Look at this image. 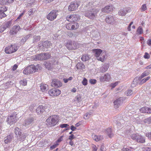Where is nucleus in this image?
Here are the masks:
<instances>
[{
	"label": "nucleus",
	"mask_w": 151,
	"mask_h": 151,
	"mask_svg": "<svg viewBox=\"0 0 151 151\" xmlns=\"http://www.w3.org/2000/svg\"><path fill=\"white\" fill-rule=\"evenodd\" d=\"M86 9H87L85 14V16L91 19H94L96 17L95 9L93 5L92 2L88 3L86 6Z\"/></svg>",
	"instance_id": "nucleus-1"
},
{
	"label": "nucleus",
	"mask_w": 151,
	"mask_h": 151,
	"mask_svg": "<svg viewBox=\"0 0 151 151\" xmlns=\"http://www.w3.org/2000/svg\"><path fill=\"white\" fill-rule=\"evenodd\" d=\"M59 121V117L56 115L50 116L46 120V124L49 127H53L56 125Z\"/></svg>",
	"instance_id": "nucleus-2"
},
{
	"label": "nucleus",
	"mask_w": 151,
	"mask_h": 151,
	"mask_svg": "<svg viewBox=\"0 0 151 151\" xmlns=\"http://www.w3.org/2000/svg\"><path fill=\"white\" fill-rule=\"evenodd\" d=\"M52 47V43L48 40L40 41L38 43L39 49L43 51H47L49 48H51Z\"/></svg>",
	"instance_id": "nucleus-3"
},
{
	"label": "nucleus",
	"mask_w": 151,
	"mask_h": 151,
	"mask_svg": "<svg viewBox=\"0 0 151 151\" xmlns=\"http://www.w3.org/2000/svg\"><path fill=\"white\" fill-rule=\"evenodd\" d=\"M38 70V67L37 66H35L34 65H31L27 67L23 70V73L26 75L32 73Z\"/></svg>",
	"instance_id": "nucleus-4"
},
{
	"label": "nucleus",
	"mask_w": 151,
	"mask_h": 151,
	"mask_svg": "<svg viewBox=\"0 0 151 151\" xmlns=\"http://www.w3.org/2000/svg\"><path fill=\"white\" fill-rule=\"evenodd\" d=\"M93 52L94 53V56L96 58L97 60L102 62L104 61V55L101 54L102 51L99 49H95L93 50Z\"/></svg>",
	"instance_id": "nucleus-5"
},
{
	"label": "nucleus",
	"mask_w": 151,
	"mask_h": 151,
	"mask_svg": "<svg viewBox=\"0 0 151 151\" xmlns=\"http://www.w3.org/2000/svg\"><path fill=\"white\" fill-rule=\"evenodd\" d=\"M18 49L17 45L14 44L6 47L5 51L7 54H11L16 52Z\"/></svg>",
	"instance_id": "nucleus-6"
},
{
	"label": "nucleus",
	"mask_w": 151,
	"mask_h": 151,
	"mask_svg": "<svg viewBox=\"0 0 151 151\" xmlns=\"http://www.w3.org/2000/svg\"><path fill=\"white\" fill-rule=\"evenodd\" d=\"M51 56L49 53H41L36 56L35 58V60H45L50 58Z\"/></svg>",
	"instance_id": "nucleus-7"
},
{
	"label": "nucleus",
	"mask_w": 151,
	"mask_h": 151,
	"mask_svg": "<svg viewBox=\"0 0 151 151\" xmlns=\"http://www.w3.org/2000/svg\"><path fill=\"white\" fill-rule=\"evenodd\" d=\"M59 11L57 10H53L51 11L47 16V18L50 21H53L55 19L58 15Z\"/></svg>",
	"instance_id": "nucleus-8"
},
{
	"label": "nucleus",
	"mask_w": 151,
	"mask_h": 151,
	"mask_svg": "<svg viewBox=\"0 0 151 151\" xmlns=\"http://www.w3.org/2000/svg\"><path fill=\"white\" fill-rule=\"evenodd\" d=\"M78 43L74 41L68 40L66 46L69 50H75L77 48Z\"/></svg>",
	"instance_id": "nucleus-9"
},
{
	"label": "nucleus",
	"mask_w": 151,
	"mask_h": 151,
	"mask_svg": "<svg viewBox=\"0 0 151 151\" xmlns=\"http://www.w3.org/2000/svg\"><path fill=\"white\" fill-rule=\"evenodd\" d=\"M106 22L112 25L116 24V22L114 16L111 15L107 16L105 19Z\"/></svg>",
	"instance_id": "nucleus-10"
},
{
	"label": "nucleus",
	"mask_w": 151,
	"mask_h": 151,
	"mask_svg": "<svg viewBox=\"0 0 151 151\" xmlns=\"http://www.w3.org/2000/svg\"><path fill=\"white\" fill-rule=\"evenodd\" d=\"M34 118L32 117H30L24 121L22 124L23 127L25 128L27 127H28L29 126L30 124H32L33 123L34 121Z\"/></svg>",
	"instance_id": "nucleus-11"
},
{
	"label": "nucleus",
	"mask_w": 151,
	"mask_h": 151,
	"mask_svg": "<svg viewBox=\"0 0 151 151\" xmlns=\"http://www.w3.org/2000/svg\"><path fill=\"white\" fill-rule=\"evenodd\" d=\"M78 24L77 22L69 23L66 25V28L69 30H72L77 29L78 27Z\"/></svg>",
	"instance_id": "nucleus-12"
},
{
	"label": "nucleus",
	"mask_w": 151,
	"mask_h": 151,
	"mask_svg": "<svg viewBox=\"0 0 151 151\" xmlns=\"http://www.w3.org/2000/svg\"><path fill=\"white\" fill-rule=\"evenodd\" d=\"M61 93L60 90L56 88H52L49 91L48 93L50 96H58Z\"/></svg>",
	"instance_id": "nucleus-13"
},
{
	"label": "nucleus",
	"mask_w": 151,
	"mask_h": 151,
	"mask_svg": "<svg viewBox=\"0 0 151 151\" xmlns=\"http://www.w3.org/2000/svg\"><path fill=\"white\" fill-rule=\"evenodd\" d=\"M80 16L78 14H73L67 17V20L70 22H74L80 19Z\"/></svg>",
	"instance_id": "nucleus-14"
},
{
	"label": "nucleus",
	"mask_w": 151,
	"mask_h": 151,
	"mask_svg": "<svg viewBox=\"0 0 151 151\" xmlns=\"http://www.w3.org/2000/svg\"><path fill=\"white\" fill-rule=\"evenodd\" d=\"M78 6L79 5L78 3L76 2H72L68 6V10L70 12L74 11L77 9Z\"/></svg>",
	"instance_id": "nucleus-15"
},
{
	"label": "nucleus",
	"mask_w": 151,
	"mask_h": 151,
	"mask_svg": "<svg viewBox=\"0 0 151 151\" xmlns=\"http://www.w3.org/2000/svg\"><path fill=\"white\" fill-rule=\"evenodd\" d=\"M131 9L129 7L124 8L119 10L118 14L119 16H124Z\"/></svg>",
	"instance_id": "nucleus-16"
},
{
	"label": "nucleus",
	"mask_w": 151,
	"mask_h": 151,
	"mask_svg": "<svg viewBox=\"0 0 151 151\" xmlns=\"http://www.w3.org/2000/svg\"><path fill=\"white\" fill-rule=\"evenodd\" d=\"M51 85L53 87L58 88L61 87L62 85V83L58 80L54 79L52 80Z\"/></svg>",
	"instance_id": "nucleus-17"
},
{
	"label": "nucleus",
	"mask_w": 151,
	"mask_h": 151,
	"mask_svg": "<svg viewBox=\"0 0 151 151\" xmlns=\"http://www.w3.org/2000/svg\"><path fill=\"white\" fill-rule=\"evenodd\" d=\"M123 101V97H119L114 101V107L115 108H118L122 103Z\"/></svg>",
	"instance_id": "nucleus-18"
},
{
	"label": "nucleus",
	"mask_w": 151,
	"mask_h": 151,
	"mask_svg": "<svg viewBox=\"0 0 151 151\" xmlns=\"http://www.w3.org/2000/svg\"><path fill=\"white\" fill-rule=\"evenodd\" d=\"M150 74L149 72L146 70L144 72H143L142 74H141V76L139 78H135L133 82V83L136 85L137 84V82H136V81L137 80H139L140 81L141 80L142 78Z\"/></svg>",
	"instance_id": "nucleus-19"
},
{
	"label": "nucleus",
	"mask_w": 151,
	"mask_h": 151,
	"mask_svg": "<svg viewBox=\"0 0 151 151\" xmlns=\"http://www.w3.org/2000/svg\"><path fill=\"white\" fill-rule=\"evenodd\" d=\"M17 121L16 116L12 115L9 116L6 120L7 122L10 125L15 123Z\"/></svg>",
	"instance_id": "nucleus-20"
},
{
	"label": "nucleus",
	"mask_w": 151,
	"mask_h": 151,
	"mask_svg": "<svg viewBox=\"0 0 151 151\" xmlns=\"http://www.w3.org/2000/svg\"><path fill=\"white\" fill-rule=\"evenodd\" d=\"M20 29V27L19 26L15 25L12 27L9 31V33L11 35L16 34Z\"/></svg>",
	"instance_id": "nucleus-21"
},
{
	"label": "nucleus",
	"mask_w": 151,
	"mask_h": 151,
	"mask_svg": "<svg viewBox=\"0 0 151 151\" xmlns=\"http://www.w3.org/2000/svg\"><path fill=\"white\" fill-rule=\"evenodd\" d=\"M14 138L13 135L12 134H10L5 137L4 138L5 143L7 144L11 142Z\"/></svg>",
	"instance_id": "nucleus-22"
},
{
	"label": "nucleus",
	"mask_w": 151,
	"mask_h": 151,
	"mask_svg": "<svg viewBox=\"0 0 151 151\" xmlns=\"http://www.w3.org/2000/svg\"><path fill=\"white\" fill-rule=\"evenodd\" d=\"M27 135L26 134V133L21 132V134H18L16 137H17V139L19 141H22L24 140L27 137Z\"/></svg>",
	"instance_id": "nucleus-23"
},
{
	"label": "nucleus",
	"mask_w": 151,
	"mask_h": 151,
	"mask_svg": "<svg viewBox=\"0 0 151 151\" xmlns=\"http://www.w3.org/2000/svg\"><path fill=\"white\" fill-rule=\"evenodd\" d=\"M46 107H44L42 105L39 106L36 109V111L38 114H40L43 113L45 111Z\"/></svg>",
	"instance_id": "nucleus-24"
},
{
	"label": "nucleus",
	"mask_w": 151,
	"mask_h": 151,
	"mask_svg": "<svg viewBox=\"0 0 151 151\" xmlns=\"http://www.w3.org/2000/svg\"><path fill=\"white\" fill-rule=\"evenodd\" d=\"M7 10V9L6 7L3 6L0 9V19L6 16V15L4 13V12Z\"/></svg>",
	"instance_id": "nucleus-25"
},
{
	"label": "nucleus",
	"mask_w": 151,
	"mask_h": 151,
	"mask_svg": "<svg viewBox=\"0 0 151 151\" xmlns=\"http://www.w3.org/2000/svg\"><path fill=\"white\" fill-rule=\"evenodd\" d=\"M77 69H80L81 70L83 71V70L85 69V66L83 63L81 62H78L76 64V66Z\"/></svg>",
	"instance_id": "nucleus-26"
},
{
	"label": "nucleus",
	"mask_w": 151,
	"mask_h": 151,
	"mask_svg": "<svg viewBox=\"0 0 151 151\" xmlns=\"http://www.w3.org/2000/svg\"><path fill=\"white\" fill-rule=\"evenodd\" d=\"M114 7L112 5H109L104 7V12L108 13L112 11Z\"/></svg>",
	"instance_id": "nucleus-27"
},
{
	"label": "nucleus",
	"mask_w": 151,
	"mask_h": 151,
	"mask_svg": "<svg viewBox=\"0 0 151 151\" xmlns=\"http://www.w3.org/2000/svg\"><path fill=\"white\" fill-rule=\"evenodd\" d=\"M106 133L110 138H112L114 136V132L110 128H109L107 129L106 130Z\"/></svg>",
	"instance_id": "nucleus-28"
},
{
	"label": "nucleus",
	"mask_w": 151,
	"mask_h": 151,
	"mask_svg": "<svg viewBox=\"0 0 151 151\" xmlns=\"http://www.w3.org/2000/svg\"><path fill=\"white\" fill-rule=\"evenodd\" d=\"M44 65L47 68L50 70L52 68L53 63H51L50 61L45 62L44 63Z\"/></svg>",
	"instance_id": "nucleus-29"
},
{
	"label": "nucleus",
	"mask_w": 151,
	"mask_h": 151,
	"mask_svg": "<svg viewBox=\"0 0 151 151\" xmlns=\"http://www.w3.org/2000/svg\"><path fill=\"white\" fill-rule=\"evenodd\" d=\"M40 88L42 91H46L48 88V85L46 84H44L43 83H42L40 86Z\"/></svg>",
	"instance_id": "nucleus-30"
},
{
	"label": "nucleus",
	"mask_w": 151,
	"mask_h": 151,
	"mask_svg": "<svg viewBox=\"0 0 151 151\" xmlns=\"http://www.w3.org/2000/svg\"><path fill=\"white\" fill-rule=\"evenodd\" d=\"M138 137V139H137V142L142 143H144L145 142V139L144 137L139 134Z\"/></svg>",
	"instance_id": "nucleus-31"
},
{
	"label": "nucleus",
	"mask_w": 151,
	"mask_h": 151,
	"mask_svg": "<svg viewBox=\"0 0 151 151\" xmlns=\"http://www.w3.org/2000/svg\"><path fill=\"white\" fill-rule=\"evenodd\" d=\"M139 134L137 133L132 134L130 135V137L132 139L137 141V139H138L137 136H139Z\"/></svg>",
	"instance_id": "nucleus-32"
},
{
	"label": "nucleus",
	"mask_w": 151,
	"mask_h": 151,
	"mask_svg": "<svg viewBox=\"0 0 151 151\" xmlns=\"http://www.w3.org/2000/svg\"><path fill=\"white\" fill-rule=\"evenodd\" d=\"M90 58L89 55L84 54L82 56L81 59L83 61H86L88 60Z\"/></svg>",
	"instance_id": "nucleus-33"
},
{
	"label": "nucleus",
	"mask_w": 151,
	"mask_h": 151,
	"mask_svg": "<svg viewBox=\"0 0 151 151\" xmlns=\"http://www.w3.org/2000/svg\"><path fill=\"white\" fill-rule=\"evenodd\" d=\"M12 24V21H8L7 22H4L3 23V24L5 27L6 28H9Z\"/></svg>",
	"instance_id": "nucleus-34"
},
{
	"label": "nucleus",
	"mask_w": 151,
	"mask_h": 151,
	"mask_svg": "<svg viewBox=\"0 0 151 151\" xmlns=\"http://www.w3.org/2000/svg\"><path fill=\"white\" fill-rule=\"evenodd\" d=\"M93 115V113L92 112L90 111L86 113L84 115L83 117L85 119H87L89 117Z\"/></svg>",
	"instance_id": "nucleus-35"
},
{
	"label": "nucleus",
	"mask_w": 151,
	"mask_h": 151,
	"mask_svg": "<svg viewBox=\"0 0 151 151\" xmlns=\"http://www.w3.org/2000/svg\"><path fill=\"white\" fill-rule=\"evenodd\" d=\"M14 0H2V4L8 5L12 3Z\"/></svg>",
	"instance_id": "nucleus-36"
},
{
	"label": "nucleus",
	"mask_w": 151,
	"mask_h": 151,
	"mask_svg": "<svg viewBox=\"0 0 151 151\" xmlns=\"http://www.w3.org/2000/svg\"><path fill=\"white\" fill-rule=\"evenodd\" d=\"M21 130L18 127H16L14 129V133L16 135V137L17 136L18 134H21L22 132Z\"/></svg>",
	"instance_id": "nucleus-37"
},
{
	"label": "nucleus",
	"mask_w": 151,
	"mask_h": 151,
	"mask_svg": "<svg viewBox=\"0 0 151 151\" xmlns=\"http://www.w3.org/2000/svg\"><path fill=\"white\" fill-rule=\"evenodd\" d=\"M111 78V76L109 73L104 74V81H109Z\"/></svg>",
	"instance_id": "nucleus-38"
},
{
	"label": "nucleus",
	"mask_w": 151,
	"mask_h": 151,
	"mask_svg": "<svg viewBox=\"0 0 151 151\" xmlns=\"http://www.w3.org/2000/svg\"><path fill=\"white\" fill-rule=\"evenodd\" d=\"M40 36H34L33 37V42L34 43L37 42L40 40Z\"/></svg>",
	"instance_id": "nucleus-39"
},
{
	"label": "nucleus",
	"mask_w": 151,
	"mask_h": 151,
	"mask_svg": "<svg viewBox=\"0 0 151 151\" xmlns=\"http://www.w3.org/2000/svg\"><path fill=\"white\" fill-rule=\"evenodd\" d=\"M147 9V5L146 4H143L141 6L140 9L142 12L145 11Z\"/></svg>",
	"instance_id": "nucleus-40"
},
{
	"label": "nucleus",
	"mask_w": 151,
	"mask_h": 151,
	"mask_svg": "<svg viewBox=\"0 0 151 151\" xmlns=\"http://www.w3.org/2000/svg\"><path fill=\"white\" fill-rule=\"evenodd\" d=\"M27 81L26 79H24L22 80H21L20 81V84L23 86H25L27 84Z\"/></svg>",
	"instance_id": "nucleus-41"
},
{
	"label": "nucleus",
	"mask_w": 151,
	"mask_h": 151,
	"mask_svg": "<svg viewBox=\"0 0 151 151\" xmlns=\"http://www.w3.org/2000/svg\"><path fill=\"white\" fill-rule=\"evenodd\" d=\"M134 149L129 147V148H123L122 149V151H134Z\"/></svg>",
	"instance_id": "nucleus-42"
},
{
	"label": "nucleus",
	"mask_w": 151,
	"mask_h": 151,
	"mask_svg": "<svg viewBox=\"0 0 151 151\" xmlns=\"http://www.w3.org/2000/svg\"><path fill=\"white\" fill-rule=\"evenodd\" d=\"M144 122L145 123L148 124L151 123V117H149L146 118L144 120Z\"/></svg>",
	"instance_id": "nucleus-43"
},
{
	"label": "nucleus",
	"mask_w": 151,
	"mask_h": 151,
	"mask_svg": "<svg viewBox=\"0 0 151 151\" xmlns=\"http://www.w3.org/2000/svg\"><path fill=\"white\" fill-rule=\"evenodd\" d=\"M147 107H144L141 108L140 109V111L141 112L143 113H147Z\"/></svg>",
	"instance_id": "nucleus-44"
},
{
	"label": "nucleus",
	"mask_w": 151,
	"mask_h": 151,
	"mask_svg": "<svg viewBox=\"0 0 151 151\" xmlns=\"http://www.w3.org/2000/svg\"><path fill=\"white\" fill-rule=\"evenodd\" d=\"M119 83V81H116L114 83H111V84L109 85V86L112 88H114L116 86L118 83Z\"/></svg>",
	"instance_id": "nucleus-45"
},
{
	"label": "nucleus",
	"mask_w": 151,
	"mask_h": 151,
	"mask_svg": "<svg viewBox=\"0 0 151 151\" xmlns=\"http://www.w3.org/2000/svg\"><path fill=\"white\" fill-rule=\"evenodd\" d=\"M35 10L33 9H30L28 12V14L29 16H32L33 15V13L35 12Z\"/></svg>",
	"instance_id": "nucleus-46"
},
{
	"label": "nucleus",
	"mask_w": 151,
	"mask_h": 151,
	"mask_svg": "<svg viewBox=\"0 0 151 151\" xmlns=\"http://www.w3.org/2000/svg\"><path fill=\"white\" fill-rule=\"evenodd\" d=\"M137 32L139 34H141L143 33V31L141 27H139L137 29Z\"/></svg>",
	"instance_id": "nucleus-47"
},
{
	"label": "nucleus",
	"mask_w": 151,
	"mask_h": 151,
	"mask_svg": "<svg viewBox=\"0 0 151 151\" xmlns=\"http://www.w3.org/2000/svg\"><path fill=\"white\" fill-rule=\"evenodd\" d=\"M75 101L79 102L82 100L81 97L80 96H77L75 98Z\"/></svg>",
	"instance_id": "nucleus-48"
},
{
	"label": "nucleus",
	"mask_w": 151,
	"mask_h": 151,
	"mask_svg": "<svg viewBox=\"0 0 151 151\" xmlns=\"http://www.w3.org/2000/svg\"><path fill=\"white\" fill-rule=\"evenodd\" d=\"M82 83L84 86H86L87 84L88 81L86 78H84L83 80L82 81Z\"/></svg>",
	"instance_id": "nucleus-49"
},
{
	"label": "nucleus",
	"mask_w": 151,
	"mask_h": 151,
	"mask_svg": "<svg viewBox=\"0 0 151 151\" xmlns=\"http://www.w3.org/2000/svg\"><path fill=\"white\" fill-rule=\"evenodd\" d=\"M6 29L3 24L0 26V32L2 33L4 32Z\"/></svg>",
	"instance_id": "nucleus-50"
},
{
	"label": "nucleus",
	"mask_w": 151,
	"mask_h": 151,
	"mask_svg": "<svg viewBox=\"0 0 151 151\" xmlns=\"http://www.w3.org/2000/svg\"><path fill=\"white\" fill-rule=\"evenodd\" d=\"M132 91L131 90L129 89L127 91L126 93V94L127 96H130L132 94Z\"/></svg>",
	"instance_id": "nucleus-51"
},
{
	"label": "nucleus",
	"mask_w": 151,
	"mask_h": 151,
	"mask_svg": "<svg viewBox=\"0 0 151 151\" xmlns=\"http://www.w3.org/2000/svg\"><path fill=\"white\" fill-rule=\"evenodd\" d=\"M89 82L91 84H95L96 83L97 81L95 79H91L89 80Z\"/></svg>",
	"instance_id": "nucleus-52"
},
{
	"label": "nucleus",
	"mask_w": 151,
	"mask_h": 151,
	"mask_svg": "<svg viewBox=\"0 0 151 151\" xmlns=\"http://www.w3.org/2000/svg\"><path fill=\"white\" fill-rule=\"evenodd\" d=\"M68 127H69V125L66 124H63L60 125V127L62 128H68Z\"/></svg>",
	"instance_id": "nucleus-53"
},
{
	"label": "nucleus",
	"mask_w": 151,
	"mask_h": 151,
	"mask_svg": "<svg viewBox=\"0 0 151 151\" xmlns=\"http://www.w3.org/2000/svg\"><path fill=\"white\" fill-rule=\"evenodd\" d=\"M59 144L58 143H55L54 144V145H51L50 147V149L51 150H52L56 147H57L58 145Z\"/></svg>",
	"instance_id": "nucleus-54"
},
{
	"label": "nucleus",
	"mask_w": 151,
	"mask_h": 151,
	"mask_svg": "<svg viewBox=\"0 0 151 151\" xmlns=\"http://www.w3.org/2000/svg\"><path fill=\"white\" fill-rule=\"evenodd\" d=\"M63 136H62L60 137L56 141V143H58L61 142L63 139Z\"/></svg>",
	"instance_id": "nucleus-55"
},
{
	"label": "nucleus",
	"mask_w": 151,
	"mask_h": 151,
	"mask_svg": "<svg viewBox=\"0 0 151 151\" xmlns=\"http://www.w3.org/2000/svg\"><path fill=\"white\" fill-rule=\"evenodd\" d=\"M150 55L147 52H146L145 53L144 55V58L145 59H149L150 58Z\"/></svg>",
	"instance_id": "nucleus-56"
},
{
	"label": "nucleus",
	"mask_w": 151,
	"mask_h": 151,
	"mask_svg": "<svg viewBox=\"0 0 151 151\" xmlns=\"http://www.w3.org/2000/svg\"><path fill=\"white\" fill-rule=\"evenodd\" d=\"M94 139L96 141H99L101 139L100 138V137H99L98 136H95L94 137Z\"/></svg>",
	"instance_id": "nucleus-57"
},
{
	"label": "nucleus",
	"mask_w": 151,
	"mask_h": 151,
	"mask_svg": "<svg viewBox=\"0 0 151 151\" xmlns=\"http://www.w3.org/2000/svg\"><path fill=\"white\" fill-rule=\"evenodd\" d=\"M145 136L147 137L149 139L151 140V132H148L145 134Z\"/></svg>",
	"instance_id": "nucleus-58"
},
{
	"label": "nucleus",
	"mask_w": 151,
	"mask_h": 151,
	"mask_svg": "<svg viewBox=\"0 0 151 151\" xmlns=\"http://www.w3.org/2000/svg\"><path fill=\"white\" fill-rule=\"evenodd\" d=\"M109 67V64L107 63L105 64V65H104V71L107 70L108 69Z\"/></svg>",
	"instance_id": "nucleus-59"
},
{
	"label": "nucleus",
	"mask_w": 151,
	"mask_h": 151,
	"mask_svg": "<svg viewBox=\"0 0 151 151\" xmlns=\"http://www.w3.org/2000/svg\"><path fill=\"white\" fill-rule=\"evenodd\" d=\"M76 137L74 136L73 134H71L69 136V139L70 140H72V139H75Z\"/></svg>",
	"instance_id": "nucleus-60"
},
{
	"label": "nucleus",
	"mask_w": 151,
	"mask_h": 151,
	"mask_svg": "<svg viewBox=\"0 0 151 151\" xmlns=\"http://www.w3.org/2000/svg\"><path fill=\"white\" fill-rule=\"evenodd\" d=\"M67 35L70 37H73V32H68Z\"/></svg>",
	"instance_id": "nucleus-61"
},
{
	"label": "nucleus",
	"mask_w": 151,
	"mask_h": 151,
	"mask_svg": "<svg viewBox=\"0 0 151 151\" xmlns=\"http://www.w3.org/2000/svg\"><path fill=\"white\" fill-rule=\"evenodd\" d=\"M92 147L93 149V151H97V149L95 145L93 144L92 145Z\"/></svg>",
	"instance_id": "nucleus-62"
},
{
	"label": "nucleus",
	"mask_w": 151,
	"mask_h": 151,
	"mask_svg": "<svg viewBox=\"0 0 151 151\" xmlns=\"http://www.w3.org/2000/svg\"><path fill=\"white\" fill-rule=\"evenodd\" d=\"M26 41V40H25V38H24V37L22 38L20 41V43L22 44H23L25 43Z\"/></svg>",
	"instance_id": "nucleus-63"
},
{
	"label": "nucleus",
	"mask_w": 151,
	"mask_h": 151,
	"mask_svg": "<svg viewBox=\"0 0 151 151\" xmlns=\"http://www.w3.org/2000/svg\"><path fill=\"white\" fill-rule=\"evenodd\" d=\"M32 35L31 34H30L26 36L24 38L26 40V41Z\"/></svg>",
	"instance_id": "nucleus-64"
}]
</instances>
